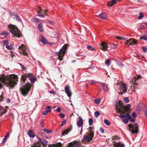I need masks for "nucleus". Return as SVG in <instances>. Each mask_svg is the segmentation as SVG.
<instances>
[{
  "label": "nucleus",
  "mask_w": 147,
  "mask_h": 147,
  "mask_svg": "<svg viewBox=\"0 0 147 147\" xmlns=\"http://www.w3.org/2000/svg\"><path fill=\"white\" fill-rule=\"evenodd\" d=\"M1 80L6 86L12 89L17 84L18 78L17 75L12 74L1 78Z\"/></svg>",
  "instance_id": "1"
},
{
  "label": "nucleus",
  "mask_w": 147,
  "mask_h": 147,
  "mask_svg": "<svg viewBox=\"0 0 147 147\" xmlns=\"http://www.w3.org/2000/svg\"><path fill=\"white\" fill-rule=\"evenodd\" d=\"M119 106L116 105V113H120L121 114H123L128 111L131 107L130 104H127V105L124 106L123 105V102L121 100L119 101Z\"/></svg>",
  "instance_id": "2"
},
{
  "label": "nucleus",
  "mask_w": 147,
  "mask_h": 147,
  "mask_svg": "<svg viewBox=\"0 0 147 147\" xmlns=\"http://www.w3.org/2000/svg\"><path fill=\"white\" fill-rule=\"evenodd\" d=\"M129 111L123 114H120L119 117L123 119L122 121L124 123L127 124L128 122V120H130L131 122L133 123L135 122V119L131 118V115L129 114Z\"/></svg>",
  "instance_id": "3"
},
{
  "label": "nucleus",
  "mask_w": 147,
  "mask_h": 147,
  "mask_svg": "<svg viewBox=\"0 0 147 147\" xmlns=\"http://www.w3.org/2000/svg\"><path fill=\"white\" fill-rule=\"evenodd\" d=\"M8 28H10V32L14 36L18 38L20 37V31L16 26L11 24L8 25Z\"/></svg>",
  "instance_id": "4"
},
{
  "label": "nucleus",
  "mask_w": 147,
  "mask_h": 147,
  "mask_svg": "<svg viewBox=\"0 0 147 147\" xmlns=\"http://www.w3.org/2000/svg\"><path fill=\"white\" fill-rule=\"evenodd\" d=\"M30 84L28 83L20 88V91L23 96H25L28 94L30 90Z\"/></svg>",
  "instance_id": "5"
},
{
  "label": "nucleus",
  "mask_w": 147,
  "mask_h": 147,
  "mask_svg": "<svg viewBox=\"0 0 147 147\" xmlns=\"http://www.w3.org/2000/svg\"><path fill=\"white\" fill-rule=\"evenodd\" d=\"M68 46V45L65 44L62 47L59 52H57L56 53V54L58 56L59 60L61 61L63 60V59L62 58L65 55Z\"/></svg>",
  "instance_id": "6"
},
{
  "label": "nucleus",
  "mask_w": 147,
  "mask_h": 147,
  "mask_svg": "<svg viewBox=\"0 0 147 147\" xmlns=\"http://www.w3.org/2000/svg\"><path fill=\"white\" fill-rule=\"evenodd\" d=\"M94 135V132L90 131L87 136H84L82 142L83 144H86L90 142L92 140Z\"/></svg>",
  "instance_id": "7"
},
{
  "label": "nucleus",
  "mask_w": 147,
  "mask_h": 147,
  "mask_svg": "<svg viewBox=\"0 0 147 147\" xmlns=\"http://www.w3.org/2000/svg\"><path fill=\"white\" fill-rule=\"evenodd\" d=\"M128 125L129 130L132 134L136 133L137 134L138 133V126L136 123L134 124V125L131 124Z\"/></svg>",
  "instance_id": "8"
},
{
  "label": "nucleus",
  "mask_w": 147,
  "mask_h": 147,
  "mask_svg": "<svg viewBox=\"0 0 147 147\" xmlns=\"http://www.w3.org/2000/svg\"><path fill=\"white\" fill-rule=\"evenodd\" d=\"M26 74L27 77L28 78L32 83H34V82L36 81V78L34 77L32 74L30 73Z\"/></svg>",
  "instance_id": "9"
},
{
  "label": "nucleus",
  "mask_w": 147,
  "mask_h": 147,
  "mask_svg": "<svg viewBox=\"0 0 147 147\" xmlns=\"http://www.w3.org/2000/svg\"><path fill=\"white\" fill-rule=\"evenodd\" d=\"M77 126L78 127H81V132L82 130V126L83 124V120L81 117H79L78 118V120L77 121Z\"/></svg>",
  "instance_id": "10"
},
{
  "label": "nucleus",
  "mask_w": 147,
  "mask_h": 147,
  "mask_svg": "<svg viewBox=\"0 0 147 147\" xmlns=\"http://www.w3.org/2000/svg\"><path fill=\"white\" fill-rule=\"evenodd\" d=\"M65 92L67 94L68 96L69 97V101L71 102L70 96L71 95V93L70 91L69 86H66L65 88Z\"/></svg>",
  "instance_id": "11"
},
{
  "label": "nucleus",
  "mask_w": 147,
  "mask_h": 147,
  "mask_svg": "<svg viewBox=\"0 0 147 147\" xmlns=\"http://www.w3.org/2000/svg\"><path fill=\"white\" fill-rule=\"evenodd\" d=\"M101 47L100 48L101 50H102L105 51L108 50L107 48L108 46L107 45L106 43L105 42H102L101 43V45H100Z\"/></svg>",
  "instance_id": "12"
},
{
  "label": "nucleus",
  "mask_w": 147,
  "mask_h": 147,
  "mask_svg": "<svg viewBox=\"0 0 147 147\" xmlns=\"http://www.w3.org/2000/svg\"><path fill=\"white\" fill-rule=\"evenodd\" d=\"M113 143H114L113 145L114 147H124L125 146L123 144H121L116 142H113Z\"/></svg>",
  "instance_id": "13"
},
{
  "label": "nucleus",
  "mask_w": 147,
  "mask_h": 147,
  "mask_svg": "<svg viewBox=\"0 0 147 147\" xmlns=\"http://www.w3.org/2000/svg\"><path fill=\"white\" fill-rule=\"evenodd\" d=\"M40 41L44 44H48V40L42 35L40 36Z\"/></svg>",
  "instance_id": "14"
},
{
  "label": "nucleus",
  "mask_w": 147,
  "mask_h": 147,
  "mask_svg": "<svg viewBox=\"0 0 147 147\" xmlns=\"http://www.w3.org/2000/svg\"><path fill=\"white\" fill-rule=\"evenodd\" d=\"M38 142H40L44 146H45L47 145V141L45 140L41 139L39 137H38Z\"/></svg>",
  "instance_id": "15"
},
{
  "label": "nucleus",
  "mask_w": 147,
  "mask_h": 147,
  "mask_svg": "<svg viewBox=\"0 0 147 147\" xmlns=\"http://www.w3.org/2000/svg\"><path fill=\"white\" fill-rule=\"evenodd\" d=\"M97 17L102 20H106L107 18V15L105 13H102L98 16Z\"/></svg>",
  "instance_id": "16"
},
{
  "label": "nucleus",
  "mask_w": 147,
  "mask_h": 147,
  "mask_svg": "<svg viewBox=\"0 0 147 147\" xmlns=\"http://www.w3.org/2000/svg\"><path fill=\"white\" fill-rule=\"evenodd\" d=\"M127 42L129 43V45H132L133 44L135 45L136 44V40L134 39L130 38L129 40H127Z\"/></svg>",
  "instance_id": "17"
},
{
  "label": "nucleus",
  "mask_w": 147,
  "mask_h": 147,
  "mask_svg": "<svg viewBox=\"0 0 147 147\" xmlns=\"http://www.w3.org/2000/svg\"><path fill=\"white\" fill-rule=\"evenodd\" d=\"M121 0H112L110 2H108L107 3V6H112L113 5L116 3L117 1H120Z\"/></svg>",
  "instance_id": "18"
},
{
  "label": "nucleus",
  "mask_w": 147,
  "mask_h": 147,
  "mask_svg": "<svg viewBox=\"0 0 147 147\" xmlns=\"http://www.w3.org/2000/svg\"><path fill=\"white\" fill-rule=\"evenodd\" d=\"M28 135L30 138H34L35 136L34 132L31 130H29L27 132Z\"/></svg>",
  "instance_id": "19"
},
{
  "label": "nucleus",
  "mask_w": 147,
  "mask_h": 147,
  "mask_svg": "<svg viewBox=\"0 0 147 147\" xmlns=\"http://www.w3.org/2000/svg\"><path fill=\"white\" fill-rule=\"evenodd\" d=\"M12 18L14 19H16L17 20H18L19 21H21V19L18 16V14L14 13L12 14Z\"/></svg>",
  "instance_id": "20"
},
{
  "label": "nucleus",
  "mask_w": 147,
  "mask_h": 147,
  "mask_svg": "<svg viewBox=\"0 0 147 147\" xmlns=\"http://www.w3.org/2000/svg\"><path fill=\"white\" fill-rule=\"evenodd\" d=\"M24 46L23 45H21L19 47V49H21L23 51V54L25 55H27V53L24 50Z\"/></svg>",
  "instance_id": "21"
},
{
  "label": "nucleus",
  "mask_w": 147,
  "mask_h": 147,
  "mask_svg": "<svg viewBox=\"0 0 147 147\" xmlns=\"http://www.w3.org/2000/svg\"><path fill=\"white\" fill-rule=\"evenodd\" d=\"M42 23H40L38 25V28L39 31L42 32L44 30L42 28Z\"/></svg>",
  "instance_id": "22"
},
{
  "label": "nucleus",
  "mask_w": 147,
  "mask_h": 147,
  "mask_svg": "<svg viewBox=\"0 0 147 147\" xmlns=\"http://www.w3.org/2000/svg\"><path fill=\"white\" fill-rule=\"evenodd\" d=\"M70 130L69 129H65L62 132V135L64 136L65 135L67 134Z\"/></svg>",
  "instance_id": "23"
},
{
  "label": "nucleus",
  "mask_w": 147,
  "mask_h": 147,
  "mask_svg": "<svg viewBox=\"0 0 147 147\" xmlns=\"http://www.w3.org/2000/svg\"><path fill=\"white\" fill-rule=\"evenodd\" d=\"M27 76L26 74L23 75L21 77V79L23 80V82H25L27 79Z\"/></svg>",
  "instance_id": "24"
},
{
  "label": "nucleus",
  "mask_w": 147,
  "mask_h": 147,
  "mask_svg": "<svg viewBox=\"0 0 147 147\" xmlns=\"http://www.w3.org/2000/svg\"><path fill=\"white\" fill-rule=\"evenodd\" d=\"M101 85L102 89L104 90H107V87L104 84L102 83H100Z\"/></svg>",
  "instance_id": "25"
},
{
  "label": "nucleus",
  "mask_w": 147,
  "mask_h": 147,
  "mask_svg": "<svg viewBox=\"0 0 147 147\" xmlns=\"http://www.w3.org/2000/svg\"><path fill=\"white\" fill-rule=\"evenodd\" d=\"M9 136V133L8 132L7 134L5 136L2 142V143H3L5 142L7 138Z\"/></svg>",
  "instance_id": "26"
},
{
  "label": "nucleus",
  "mask_w": 147,
  "mask_h": 147,
  "mask_svg": "<svg viewBox=\"0 0 147 147\" xmlns=\"http://www.w3.org/2000/svg\"><path fill=\"white\" fill-rule=\"evenodd\" d=\"M140 39H143L146 41H147V35H145L140 37Z\"/></svg>",
  "instance_id": "27"
},
{
  "label": "nucleus",
  "mask_w": 147,
  "mask_h": 147,
  "mask_svg": "<svg viewBox=\"0 0 147 147\" xmlns=\"http://www.w3.org/2000/svg\"><path fill=\"white\" fill-rule=\"evenodd\" d=\"M100 114V113L98 111H96L94 114V116L96 118H97Z\"/></svg>",
  "instance_id": "28"
},
{
  "label": "nucleus",
  "mask_w": 147,
  "mask_h": 147,
  "mask_svg": "<svg viewBox=\"0 0 147 147\" xmlns=\"http://www.w3.org/2000/svg\"><path fill=\"white\" fill-rule=\"evenodd\" d=\"M32 21L34 22H40V20L39 19H37L36 18H33L32 19Z\"/></svg>",
  "instance_id": "29"
},
{
  "label": "nucleus",
  "mask_w": 147,
  "mask_h": 147,
  "mask_svg": "<svg viewBox=\"0 0 147 147\" xmlns=\"http://www.w3.org/2000/svg\"><path fill=\"white\" fill-rule=\"evenodd\" d=\"M37 13H38V16H39L40 17L42 18H44L45 16H44L43 14H40V13H41L40 12L38 11V10H37Z\"/></svg>",
  "instance_id": "30"
},
{
  "label": "nucleus",
  "mask_w": 147,
  "mask_h": 147,
  "mask_svg": "<svg viewBox=\"0 0 147 147\" xmlns=\"http://www.w3.org/2000/svg\"><path fill=\"white\" fill-rule=\"evenodd\" d=\"M123 101L126 103L128 102L129 101V98L127 97H124Z\"/></svg>",
  "instance_id": "31"
},
{
  "label": "nucleus",
  "mask_w": 147,
  "mask_h": 147,
  "mask_svg": "<svg viewBox=\"0 0 147 147\" xmlns=\"http://www.w3.org/2000/svg\"><path fill=\"white\" fill-rule=\"evenodd\" d=\"M87 48L88 49V50H90L93 51L95 50L94 48L90 46H88L87 47Z\"/></svg>",
  "instance_id": "32"
},
{
  "label": "nucleus",
  "mask_w": 147,
  "mask_h": 147,
  "mask_svg": "<svg viewBox=\"0 0 147 147\" xmlns=\"http://www.w3.org/2000/svg\"><path fill=\"white\" fill-rule=\"evenodd\" d=\"M43 131L44 132L46 133H47L48 134L51 132V131L50 130H48L47 129H46L44 128L43 129Z\"/></svg>",
  "instance_id": "33"
},
{
  "label": "nucleus",
  "mask_w": 147,
  "mask_h": 147,
  "mask_svg": "<svg viewBox=\"0 0 147 147\" xmlns=\"http://www.w3.org/2000/svg\"><path fill=\"white\" fill-rule=\"evenodd\" d=\"M93 121L92 118H90L89 119V125L91 126L93 124Z\"/></svg>",
  "instance_id": "34"
},
{
  "label": "nucleus",
  "mask_w": 147,
  "mask_h": 147,
  "mask_svg": "<svg viewBox=\"0 0 147 147\" xmlns=\"http://www.w3.org/2000/svg\"><path fill=\"white\" fill-rule=\"evenodd\" d=\"M105 124L107 125H109L110 123L109 121L107 119H105L104 121Z\"/></svg>",
  "instance_id": "35"
},
{
  "label": "nucleus",
  "mask_w": 147,
  "mask_h": 147,
  "mask_svg": "<svg viewBox=\"0 0 147 147\" xmlns=\"http://www.w3.org/2000/svg\"><path fill=\"white\" fill-rule=\"evenodd\" d=\"M144 17V15L142 13H140L138 16V19H141Z\"/></svg>",
  "instance_id": "36"
},
{
  "label": "nucleus",
  "mask_w": 147,
  "mask_h": 147,
  "mask_svg": "<svg viewBox=\"0 0 147 147\" xmlns=\"http://www.w3.org/2000/svg\"><path fill=\"white\" fill-rule=\"evenodd\" d=\"M38 134L40 135H41L43 137H46V135L45 134L42 132L41 131H39L38 132Z\"/></svg>",
  "instance_id": "37"
},
{
  "label": "nucleus",
  "mask_w": 147,
  "mask_h": 147,
  "mask_svg": "<svg viewBox=\"0 0 147 147\" xmlns=\"http://www.w3.org/2000/svg\"><path fill=\"white\" fill-rule=\"evenodd\" d=\"M122 88L123 89H127L124 83L122 82L121 84Z\"/></svg>",
  "instance_id": "38"
},
{
  "label": "nucleus",
  "mask_w": 147,
  "mask_h": 147,
  "mask_svg": "<svg viewBox=\"0 0 147 147\" xmlns=\"http://www.w3.org/2000/svg\"><path fill=\"white\" fill-rule=\"evenodd\" d=\"M7 110L6 109H4L3 111V112H2L1 113V114H0V117H1L2 115L3 114H5V113H6V112H7Z\"/></svg>",
  "instance_id": "39"
},
{
  "label": "nucleus",
  "mask_w": 147,
  "mask_h": 147,
  "mask_svg": "<svg viewBox=\"0 0 147 147\" xmlns=\"http://www.w3.org/2000/svg\"><path fill=\"white\" fill-rule=\"evenodd\" d=\"M110 64L111 61L109 59H108L106 60L105 62V64L106 65L109 66V65Z\"/></svg>",
  "instance_id": "40"
},
{
  "label": "nucleus",
  "mask_w": 147,
  "mask_h": 147,
  "mask_svg": "<svg viewBox=\"0 0 147 147\" xmlns=\"http://www.w3.org/2000/svg\"><path fill=\"white\" fill-rule=\"evenodd\" d=\"M117 64L121 68H122L123 65V64L121 62L119 61L117 62Z\"/></svg>",
  "instance_id": "41"
},
{
  "label": "nucleus",
  "mask_w": 147,
  "mask_h": 147,
  "mask_svg": "<svg viewBox=\"0 0 147 147\" xmlns=\"http://www.w3.org/2000/svg\"><path fill=\"white\" fill-rule=\"evenodd\" d=\"M100 98H98L94 100V102L96 104H98L100 103Z\"/></svg>",
  "instance_id": "42"
},
{
  "label": "nucleus",
  "mask_w": 147,
  "mask_h": 147,
  "mask_svg": "<svg viewBox=\"0 0 147 147\" xmlns=\"http://www.w3.org/2000/svg\"><path fill=\"white\" fill-rule=\"evenodd\" d=\"M6 48L8 49H11L13 48V45L11 44L9 46L7 45Z\"/></svg>",
  "instance_id": "43"
},
{
  "label": "nucleus",
  "mask_w": 147,
  "mask_h": 147,
  "mask_svg": "<svg viewBox=\"0 0 147 147\" xmlns=\"http://www.w3.org/2000/svg\"><path fill=\"white\" fill-rule=\"evenodd\" d=\"M119 137L117 136H113L111 137V139L113 140H117L119 139Z\"/></svg>",
  "instance_id": "44"
},
{
  "label": "nucleus",
  "mask_w": 147,
  "mask_h": 147,
  "mask_svg": "<svg viewBox=\"0 0 147 147\" xmlns=\"http://www.w3.org/2000/svg\"><path fill=\"white\" fill-rule=\"evenodd\" d=\"M51 109H50L49 110H46L43 113V114L45 115H46L48 113L51 112Z\"/></svg>",
  "instance_id": "45"
},
{
  "label": "nucleus",
  "mask_w": 147,
  "mask_h": 147,
  "mask_svg": "<svg viewBox=\"0 0 147 147\" xmlns=\"http://www.w3.org/2000/svg\"><path fill=\"white\" fill-rule=\"evenodd\" d=\"M62 146L61 144L60 143H57V145H55L53 147H61Z\"/></svg>",
  "instance_id": "46"
},
{
  "label": "nucleus",
  "mask_w": 147,
  "mask_h": 147,
  "mask_svg": "<svg viewBox=\"0 0 147 147\" xmlns=\"http://www.w3.org/2000/svg\"><path fill=\"white\" fill-rule=\"evenodd\" d=\"M9 33L7 32H3L2 33V34L4 36H7L9 34Z\"/></svg>",
  "instance_id": "47"
},
{
  "label": "nucleus",
  "mask_w": 147,
  "mask_h": 147,
  "mask_svg": "<svg viewBox=\"0 0 147 147\" xmlns=\"http://www.w3.org/2000/svg\"><path fill=\"white\" fill-rule=\"evenodd\" d=\"M3 41V44L4 45H6V47L8 45V42L7 40H4Z\"/></svg>",
  "instance_id": "48"
},
{
  "label": "nucleus",
  "mask_w": 147,
  "mask_h": 147,
  "mask_svg": "<svg viewBox=\"0 0 147 147\" xmlns=\"http://www.w3.org/2000/svg\"><path fill=\"white\" fill-rule=\"evenodd\" d=\"M142 50L144 52H146L147 51V48L145 47H143Z\"/></svg>",
  "instance_id": "49"
},
{
  "label": "nucleus",
  "mask_w": 147,
  "mask_h": 147,
  "mask_svg": "<svg viewBox=\"0 0 147 147\" xmlns=\"http://www.w3.org/2000/svg\"><path fill=\"white\" fill-rule=\"evenodd\" d=\"M59 116L61 118H63L65 117V115H64L63 113H60L59 114Z\"/></svg>",
  "instance_id": "50"
},
{
  "label": "nucleus",
  "mask_w": 147,
  "mask_h": 147,
  "mask_svg": "<svg viewBox=\"0 0 147 147\" xmlns=\"http://www.w3.org/2000/svg\"><path fill=\"white\" fill-rule=\"evenodd\" d=\"M66 120H64L63 121L61 124V126H63L66 123Z\"/></svg>",
  "instance_id": "51"
},
{
  "label": "nucleus",
  "mask_w": 147,
  "mask_h": 147,
  "mask_svg": "<svg viewBox=\"0 0 147 147\" xmlns=\"http://www.w3.org/2000/svg\"><path fill=\"white\" fill-rule=\"evenodd\" d=\"M100 132L102 134H103L104 133V130L102 127H100Z\"/></svg>",
  "instance_id": "52"
},
{
  "label": "nucleus",
  "mask_w": 147,
  "mask_h": 147,
  "mask_svg": "<svg viewBox=\"0 0 147 147\" xmlns=\"http://www.w3.org/2000/svg\"><path fill=\"white\" fill-rule=\"evenodd\" d=\"M132 115L133 117H136V113L135 112H133L132 113Z\"/></svg>",
  "instance_id": "53"
},
{
  "label": "nucleus",
  "mask_w": 147,
  "mask_h": 147,
  "mask_svg": "<svg viewBox=\"0 0 147 147\" xmlns=\"http://www.w3.org/2000/svg\"><path fill=\"white\" fill-rule=\"evenodd\" d=\"M75 144H71L69 145L70 147H78L77 146H75Z\"/></svg>",
  "instance_id": "54"
},
{
  "label": "nucleus",
  "mask_w": 147,
  "mask_h": 147,
  "mask_svg": "<svg viewBox=\"0 0 147 147\" xmlns=\"http://www.w3.org/2000/svg\"><path fill=\"white\" fill-rule=\"evenodd\" d=\"M3 94H2L0 96V100L1 101H3Z\"/></svg>",
  "instance_id": "55"
},
{
  "label": "nucleus",
  "mask_w": 147,
  "mask_h": 147,
  "mask_svg": "<svg viewBox=\"0 0 147 147\" xmlns=\"http://www.w3.org/2000/svg\"><path fill=\"white\" fill-rule=\"evenodd\" d=\"M140 78V76L138 75H136L135 76V78L137 79H139Z\"/></svg>",
  "instance_id": "56"
},
{
  "label": "nucleus",
  "mask_w": 147,
  "mask_h": 147,
  "mask_svg": "<svg viewBox=\"0 0 147 147\" xmlns=\"http://www.w3.org/2000/svg\"><path fill=\"white\" fill-rule=\"evenodd\" d=\"M57 111L59 112H61V109L59 107H58L57 109Z\"/></svg>",
  "instance_id": "57"
},
{
  "label": "nucleus",
  "mask_w": 147,
  "mask_h": 147,
  "mask_svg": "<svg viewBox=\"0 0 147 147\" xmlns=\"http://www.w3.org/2000/svg\"><path fill=\"white\" fill-rule=\"evenodd\" d=\"M127 89H123V90L122 92H123L124 93H125L127 91Z\"/></svg>",
  "instance_id": "58"
},
{
  "label": "nucleus",
  "mask_w": 147,
  "mask_h": 147,
  "mask_svg": "<svg viewBox=\"0 0 147 147\" xmlns=\"http://www.w3.org/2000/svg\"><path fill=\"white\" fill-rule=\"evenodd\" d=\"M115 37V38H117L118 40H121V37L119 36H116Z\"/></svg>",
  "instance_id": "59"
},
{
  "label": "nucleus",
  "mask_w": 147,
  "mask_h": 147,
  "mask_svg": "<svg viewBox=\"0 0 147 147\" xmlns=\"http://www.w3.org/2000/svg\"><path fill=\"white\" fill-rule=\"evenodd\" d=\"M31 147H41V146L40 145L39 146H33V145H32V146Z\"/></svg>",
  "instance_id": "60"
},
{
  "label": "nucleus",
  "mask_w": 147,
  "mask_h": 147,
  "mask_svg": "<svg viewBox=\"0 0 147 147\" xmlns=\"http://www.w3.org/2000/svg\"><path fill=\"white\" fill-rule=\"evenodd\" d=\"M126 39V38L124 37H121V40H125Z\"/></svg>",
  "instance_id": "61"
},
{
  "label": "nucleus",
  "mask_w": 147,
  "mask_h": 147,
  "mask_svg": "<svg viewBox=\"0 0 147 147\" xmlns=\"http://www.w3.org/2000/svg\"><path fill=\"white\" fill-rule=\"evenodd\" d=\"M145 115L147 117V109L145 111Z\"/></svg>",
  "instance_id": "62"
},
{
  "label": "nucleus",
  "mask_w": 147,
  "mask_h": 147,
  "mask_svg": "<svg viewBox=\"0 0 147 147\" xmlns=\"http://www.w3.org/2000/svg\"><path fill=\"white\" fill-rule=\"evenodd\" d=\"M113 48H116V45H115V44H113Z\"/></svg>",
  "instance_id": "63"
},
{
  "label": "nucleus",
  "mask_w": 147,
  "mask_h": 147,
  "mask_svg": "<svg viewBox=\"0 0 147 147\" xmlns=\"http://www.w3.org/2000/svg\"><path fill=\"white\" fill-rule=\"evenodd\" d=\"M38 9H39V10H38V11H40H40H42V9H41V7H38Z\"/></svg>",
  "instance_id": "64"
}]
</instances>
